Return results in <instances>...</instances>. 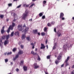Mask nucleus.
<instances>
[{"mask_svg": "<svg viewBox=\"0 0 74 74\" xmlns=\"http://www.w3.org/2000/svg\"><path fill=\"white\" fill-rule=\"evenodd\" d=\"M22 25H19L18 26L17 29L19 31H22V32H24V33H26L28 31V30L29 29V27H26L25 29L24 28H23L22 29Z\"/></svg>", "mask_w": 74, "mask_h": 74, "instance_id": "f257e3e1", "label": "nucleus"}, {"mask_svg": "<svg viewBox=\"0 0 74 74\" xmlns=\"http://www.w3.org/2000/svg\"><path fill=\"white\" fill-rule=\"evenodd\" d=\"M28 14H29V11L26 10L25 13L23 14L22 19H24V20H26V18L27 15H28Z\"/></svg>", "mask_w": 74, "mask_h": 74, "instance_id": "f03ea898", "label": "nucleus"}, {"mask_svg": "<svg viewBox=\"0 0 74 74\" xmlns=\"http://www.w3.org/2000/svg\"><path fill=\"white\" fill-rule=\"evenodd\" d=\"M12 15H13L14 16V20H13L14 22H15V21L18 19V16H16V14L14 12H13L11 13Z\"/></svg>", "mask_w": 74, "mask_h": 74, "instance_id": "7ed1b4c3", "label": "nucleus"}, {"mask_svg": "<svg viewBox=\"0 0 74 74\" xmlns=\"http://www.w3.org/2000/svg\"><path fill=\"white\" fill-rule=\"evenodd\" d=\"M70 44L67 43L66 44H65L64 45L63 48L64 49H67V48H70Z\"/></svg>", "mask_w": 74, "mask_h": 74, "instance_id": "20e7f679", "label": "nucleus"}, {"mask_svg": "<svg viewBox=\"0 0 74 74\" xmlns=\"http://www.w3.org/2000/svg\"><path fill=\"white\" fill-rule=\"evenodd\" d=\"M5 36H3L1 37V38L0 39V42L1 43H3V40H5Z\"/></svg>", "mask_w": 74, "mask_h": 74, "instance_id": "39448f33", "label": "nucleus"}, {"mask_svg": "<svg viewBox=\"0 0 74 74\" xmlns=\"http://www.w3.org/2000/svg\"><path fill=\"white\" fill-rule=\"evenodd\" d=\"M34 66V68L36 69H37V68H39L40 66L38 65L36 63H35L33 64Z\"/></svg>", "mask_w": 74, "mask_h": 74, "instance_id": "423d86ee", "label": "nucleus"}, {"mask_svg": "<svg viewBox=\"0 0 74 74\" xmlns=\"http://www.w3.org/2000/svg\"><path fill=\"white\" fill-rule=\"evenodd\" d=\"M15 23H12V25H10V26L11 28V30H13V28L14 27H15Z\"/></svg>", "mask_w": 74, "mask_h": 74, "instance_id": "0eeeda50", "label": "nucleus"}, {"mask_svg": "<svg viewBox=\"0 0 74 74\" xmlns=\"http://www.w3.org/2000/svg\"><path fill=\"white\" fill-rule=\"evenodd\" d=\"M61 58H62V54L60 53L58 56L57 59L59 60H60V59H61Z\"/></svg>", "mask_w": 74, "mask_h": 74, "instance_id": "6e6552de", "label": "nucleus"}, {"mask_svg": "<svg viewBox=\"0 0 74 74\" xmlns=\"http://www.w3.org/2000/svg\"><path fill=\"white\" fill-rule=\"evenodd\" d=\"M9 43V40H6L4 42V45H6L7 44H8Z\"/></svg>", "mask_w": 74, "mask_h": 74, "instance_id": "1a4fd4ad", "label": "nucleus"}, {"mask_svg": "<svg viewBox=\"0 0 74 74\" xmlns=\"http://www.w3.org/2000/svg\"><path fill=\"white\" fill-rule=\"evenodd\" d=\"M45 46L44 45V44L41 43L40 49H45Z\"/></svg>", "mask_w": 74, "mask_h": 74, "instance_id": "9d476101", "label": "nucleus"}, {"mask_svg": "<svg viewBox=\"0 0 74 74\" xmlns=\"http://www.w3.org/2000/svg\"><path fill=\"white\" fill-rule=\"evenodd\" d=\"M4 28L5 27L4 26H3L2 27V29H1V34H3V33H4L5 32V31L4 30Z\"/></svg>", "mask_w": 74, "mask_h": 74, "instance_id": "9b49d317", "label": "nucleus"}, {"mask_svg": "<svg viewBox=\"0 0 74 74\" xmlns=\"http://www.w3.org/2000/svg\"><path fill=\"white\" fill-rule=\"evenodd\" d=\"M38 32V31L37 29H35L33 30V33L34 34H37V33Z\"/></svg>", "mask_w": 74, "mask_h": 74, "instance_id": "f8f14e48", "label": "nucleus"}, {"mask_svg": "<svg viewBox=\"0 0 74 74\" xmlns=\"http://www.w3.org/2000/svg\"><path fill=\"white\" fill-rule=\"evenodd\" d=\"M26 33H25V34H23L22 35V38L23 39H25V38H26V36L25 35V34H26Z\"/></svg>", "mask_w": 74, "mask_h": 74, "instance_id": "ddd939ff", "label": "nucleus"}, {"mask_svg": "<svg viewBox=\"0 0 74 74\" xmlns=\"http://www.w3.org/2000/svg\"><path fill=\"white\" fill-rule=\"evenodd\" d=\"M14 34L16 36H19V32L18 31H17L14 33Z\"/></svg>", "mask_w": 74, "mask_h": 74, "instance_id": "4468645a", "label": "nucleus"}, {"mask_svg": "<svg viewBox=\"0 0 74 74\" xmlns=\"http://www.w3.org/2000/svg\"><path fill=\"white\" fill-rule=\"evenodd\" d=\"M64 16V14L63 13L61 12L60 13V18H61L62 17H63Z\"/></svg>", "mask_w": 74, "mask_h": 74, "instance_id": "2eb2a0df", "label": "nucleus"}, {"mask_svg": "<svg viewBox=\"0 0 74 74\" xmlns=\"http://www.w3.org/2000/svg\"><path fill=\"white\" fill-rule=\"evenodd\" d=\"M23 69L24 71H27V67L25 66H23Z\"/></svg>", "mask_w": 74, "mask_h": 74, "instance_id": "dca6fc26", "label": "nucleus"}, {"mask_svg": "<svg viewBox=\"0 0 74 74\" xmlns=\"http://www.w3.org/2000/svg\"><path fill=\"white\" fill-rule=\"evenodd\" d=\"M19 57V54H18L16 55V57L15 58H14V60H16V59H17V58H18Z\"/></svg>", "mask_w": 74, "mask_h": 74, "instance_id": "f3484780", "label": "nucleus"}, {"mask_svg": "<svg viewBox=\"0 0 74 74\" xmlns=\"http://www.w3.org/2000/svg\"><path fill=\"white\" fill-rule=\"evenodd\" d=\"M23 53V51H19L18 52V55H21Z\"/></svg>", "mask_w": 74, "mask_h": 74, "instance_id": "a211bd4d", "label": "nucleus"}, {"mask_svg": "<svg viewBox=\"0 0 74 74\" xmlns=\"http://www.w3.org/2000/svg\"><path fill=\"white\" fill-rule=\"evenodd\" d=\"M57 35L58 37H60L61 36H62V34H61V32H58L57 33Z\"/></svg>", "mask_w": 74, "mask_h": 74, "instance_id": "6ab92c4d", "label": "nucleus"}, {"mask_svg": "<svg viewBox=\"0 0 74 74\" xmlns=\"http://www.w3.org/2000/svg\"><path fill=\"white\" fill-rule=\"evenodd\" d=\"M11 30V26H9V27L8 28V29L7 30V32L8 33H10V29Z\"/></svg>", "mask_w": 74, "mask_h": 74, "instance_id": "aec40b11", "label": "nucleus"}, {"mask_svg": "<svg viewBox=\"0 0 74 74\" xmlns=\"http://www.w3.org/2000/svg\"><path fill=\"white\" fill-rule=\"evenodd\" d=\"M5 36L6 40H8L9 39V38H10V35H6Z\"/></svg>", "mask_w": 74, "mask_h": 74, "instance_id": "412c9836", "label": "nucleus"}, {"mask_svg": "<svg viewBox=\"0 0 74 74\" xmlns=\"http://www.w3.org/2000/svg\"><path fill=\"white\" fill-rule=\"evenodd\" d=\"M31 45H32V49L34 48V44L33 43H31Z\"/></svg>", "mask_w": 74, "mask_h": 74, "instance_id": "4be33fe9", "label": "nucleus"}, {"mask_svg": "<svg viewBox=\"0 0 74 74\" xmlns=\"http://www.w3.org/2000/svg\"><path fill=\"white\" fill-rule=\"evenodd\" d=\"M31 53H32V54H33V55H37V53H34V51H32Z\"/></svg>", "mask_w": 74, "mask_h": 74, "instance_id": "5701e85b", "label": "nucleus"}, {"mask_svg": "<svg viewBox=\"0 0 74 74\" xmlns=\"http://www.w3.org/2000/svg\"><path fill=\"white\" fill-rule=\"evenodd\" d=\"M26 39L28 41H30V40H31V38H30L29 37H27Z\"/></svg>", "mask_w": 74, "mask_h": 74, "instance_id": "b1692460", "label": "nucleus"}, {"mask_svg": "<svg viewBox=\"0 0 74 74\" xmlns=\"http://www.w3.org/2000/svg\"><path fill=\"white\" fill-rule=\"evenodd\" d=\"M37 55H38V57L37 60H38L40 61V60H41V58H40V56H39V55H38V54H37Z\"/></svg>", "mask_w": 74, "mask_h": 74, "instance_id": "393cba45", "label": "nucleus"}, {"mask_svg": "<svg viewBox=\"0 0 74 74\" xmlns=\"http://www.w3.org/2000/svg\"><path fill=\"white\" fill-rule=\"evenodd\" d=\"M66 62V61H65V63L66 64L65 66L66 67V66H69V64L67 62Z\"/></svg>", "mask_w": 74, "mask_h": 74, "instance_id": "a878e982", "label": "nucleus"}, {"mask_svg": "<svg viewBox=\"0 0 74 74\" xmlns=\"http://www.w3.org/2000/svg\"><path fill=\"white\" fill-rule=\"evenodd\" d=\"M59 60H56V61H55V63L56 64H59Z\"/></svg>", "mask_w": 74, "mask_h": 74, "instance_id": "bb28decb", "label": "nucleus"}, {"mask_svg": "<svg viewBox=\"0 0 74 74\" xmlns=\"http://www.w3.org/2000/svg\"><path fill=\"white\" fill-rule=\"evenodd\" d=\"M69 59H70V56L68 57L67 58V59L65 61L66 62H68V61L69 60Z\"/></svg>", "mask_w": 74, "mask_h": 74, "instance_id": "cd10ccee", "label": "nucleus"}, {"mask_svg": "<svg viewBox=\"0 0 74 74\" xmlns=\"http://www.w3.org/2000/svg\"><path fill=\"white\" fill-rule=\"evenodd\" d=\"M41 34L42 36H44L46 34L44 32H42L41 33Z\"/></svg>", "mask_w": 74, "mask_h": 74, "instance_id": "c85d7f7f", "label": "nucleus"}, {"mask_svg": "<svg viewBox=\"0 0 74 74\" xmlns=\"http://www.w3.org/2000/svg\"><path fill=\"white\" fill-rule=\"evenodd\" d=\"M48 26H49V27L52 26V25H51V24L50 23H48L47 24Z\"/></svg>", "mask_w": 74, "mask_h": 74, "instance_id": "c756f323", "label": "nucleus"}, {"mask_svg": "<svg viewBox=\"0 0 74 74\" xmlns=\"http://www.w3.org/2000/svg\"><path fill=\"white\" fill-rule=\"evenodd\" d=\"M43 15V14H42V13L41 12L39 13V16L40 17H41V16H42Z\"/></svg>", "mask_w": 74, "mask_h": 74, "instance_id": "7c9ffc66", "label": "nucleus"}, {"mask_svg": "<svg viewBox=\"0 0 74 74\" xmlns=\"http://www.w3.org/2000/svg\"><path fill=\"white\" fill-rule=\"evenodd\" d=\"M34 5H35L34 3H33L31 5L29 6V8H32V7H33V6Z\"/></svg>", "mask_w": 74, "mask_h": 74, "instance_id": "2f4dec72", "label": "nucleus"}, {"mask_svg": "<svg viewBox=\"0 0 74 74\" xmlns=\"http://www.w3.org/2000/svg\"><path fill=\"white\" fill-rule=\"evenodd\" d=\"M4 16L3 15L1 14L0 15V18H3Z\"/></svg>", "mask_w": 74, "mask_h": 74, "instance_id": "473e14b6", "label": "nucleus"}, {"mask_svg": "<svg viewBox=\"0 0 74 74\" xmlns=\"http://www.w3.org/2000/svg\"><path fill=\"white\" fill-rule=\"evenodd\" d=\"M47 27H45L44 29V31L45 32H47Z\"/></svg>", "mask_w": 74, "mask_h": 74, "instance_id": "72a5a7b5", "label": "nucleus"}, {"mask_svg": "<svg viewBox=\"0 0 74 74\" xmlns=\"http://www.w3.org/2000/svg\"><path fill=\"white\" fill-rule=\"evenodd\" d=\"M51 55H49L48 56H47V59H50V57H51Z\"/></svg>", "mask_w": 74, "mask_h": 74, "instance_id": "f704fd0d", "label": "nucleus"}, {"mask_svg": "<svg viewBox=\"0 0 74 74\" xmlns=\"http://www.w3.org/2000/svg\"><path fill=\"white\" fill-rule=\"evenodd\" d=\"M12 54V52H8L7 53V55H11Z\"/></svg>", "mask_w": 74, "mask_h": 74, "instance_id": "c9c22d12", "label": "nucleus"}, {"mask_svg": "<svg viewBox=\"0 0 74 74\" xmlns=\"http://www.w3.org/2000/svg\"><path fill=\"white\" fill-rule=\"evenodd\" d=\"M16 48H14L13 49L12 51H13V52H15V51H16Z\"/></svg>", "mask_w": 74, "mask_h": 74, "instance_id": "e433bc0d", "label": "nucleus"}, {"mask_svg": "<svg viewBox=\"0 0 74 74\" xmlns=\"http://www.w3.org/2000/svg\"><path fill=\"white\" fill-rule=\"evenodd\" d=\"M55 23V21H52L51 22V25H54Z\"/></svg>", "mask_w": 74, "mask_h": 74, "instance_id": "4c0bfd02", "label": "nucleus"}, {"mask_svg": "<svg viewBox=\"0 0 74 74\" xmlns=\"http://www.w3.org/2000/svg\"><path fill=\"white\" fill-rule=\"evenodd\" d=\"M42 18L43 19H45V15L43 16L42 17Z\"/></svg>", "mask_w": 74, "mask_h": 74, "instance_id": "58836bf2", "label": "nucleus"}, {"mask_svg": "<svg viewBox=\"0 0 74 74\" xmlns=\"http://www.w3.org/2000/svg\"><path fill=\"white\" fill-rule=\"evenodd\" d=\"M14 32H12L11 34V36L12 37L13 36H14Z\"/></svg>", "mask_w": 74, "mask_h": 74, "instance_id": "ea45409f", "label": "nucleus"}, {"mask_svg": "<svg viewBox=\"0 0 74 74\" xmlns=\"http://www.w3.org/2000/svg\"><path fill=\"white\" fill-rule=\"evenodd\" d=\"M56 45H55L53 46V49H56Z\"/></svg>", "mask_w": 74, "mask_h": 74, "instance_id": "a19ab883", "label": "nucleus"}, {"mask_svg": "<svg viewBox=\"0 0 74 74\" xmlns=\"http://www.w3.org/2000/svg\"><path fill=\"white\" fill-rule=\"evenodd\" d=\"M54 31L55 32V33H56L57 32H56V28H55L54 29Z\"/></svg>", "mask_w": 74, "mask_h": 74, "instance_id": "79ce46f5", "label": "nucleus"}, {"mask_svg": "<svg viewBox=\"0 0 74 74\" xmlns=\"http://www.w3.org/2000/svg\"><path fill=\"white\" fill-rule=\"evenodd\" d=\"M8 5L9 7H11L12 6V3H9L8 4Z\"/></svg>", "mask_w": 74, "mask_h": 74, "instance_id": "37998d69", "label": "nucleus"}, {"mask_svg": "<svg viewBox=\"0 0 74 74\" xmlns=\"http://www.w3.org/2000/svg\"><path fill=\"white\" fill-rule=\"evenodd\" d=\"M5 63H7V62L8 61V59H5Z\"/></svg>", "mask_w": 74, "mask_h": 74, "instance_id": "c03bdc74", "label": "nucleus"}, {"mask_svg": "<svg viewBox=\"0 0 74 74\" xmlns=\"http://www.w3.org/2000/svg\"><path fill=\"white\" fill-rule=\"evenodd\" d=\"M20 62L21 63H22V64H23V63H24V61L23 60H21Z\"/></svg>", "mask_w": 74, "mask_h": 74, "instance_id": "a18cd8bd", "label": "nucleus"}, {"mask_svg": "<svg viewBox=\"0 0 74 74\" xmlns=\"http://www.w3.org/2000/svg\"><path fill=\"white\" fill-rule=\"evenodd\" d=\"M61 18L62 20L63 21H64V20L65 19V18L64 17H62Z\"/></svg>", "mask_w": 74, "mask_h": 74, "instance_id": "49530a36", "label": "nucleus"}, {"mask_svg": "<svg viewBox=\"0 0 74 74\" xmlns=\"http://www.w3.org/2000/svg\"><path fill=\"white\" fill-rule=\"evenodd\" d=\"M43 4H45V3H47V1H43Z\"/></svg>", "mask_w": 74, "mask_h": 74, "instance_id": "de8ad7c7", "label": "nucleus"}, {"mask_svg": "<svg viewBox=\"0 0 74 74\" xmlns=\"http://www.w3.org/2000/svg\"><path fill=\"white\" fill-rule=\"evenodd\" d=\"M23 27H26V24H24L23 26Z\"/></svg>", "mask_w": 74, "mask_h": 74, "instance_id": "09e8293b", "label": "nucleus"}, {"mask_svg": "<svg viewBox=\"0 0 74 74\" xmlns=\"http://www.w3.org/2000/svg\"><path fill=\"white\" fill-rule=\"evenodd\" d=\"M19 70L18 69V68H17L16 69V71L17 72H18V71H19Z\"/></svg>", "mask_w": 74, "mask_h": 74, "instance_id": "8fccbe9b", "label": "nucleus"}, {"mask_svg": "<svg viewBox=\"0 0 74 74\" xmlns=\"http://www.w3.org/2000/svg\"><path fill=\"white\" fill-rule=\"evenodd\" d=\"M21 5H20L18 6H17V8H20V7H21Z\"/></svg>", "mask_w": 74, "mask_h": 74, "instance_id": "3c124183", "label": "nucleus"}, {"mask_svg": "<svg viewBox=\"0 0 74 74\" xmlns=\"http://www.w3.org/2000/svg\"><path fill=\"white\" fill-rule=\"evenodd\" d=\"M21 48L23 49V45H21Z\"/></svg>", "mask_w": 74, "mask_h": 74, "instance_id": "603ef678", "label": "nucleus"}, {"mask_svg": "<svg viewBox=\"0 0 74 74\" xmlns=\"http://www.w3.org/2000/svg\"><path fill=\"white\" fill-rule=\"evenodd\" d=\"M71 74H74V70L73 71L72 73H71Z\"/></svg>", "mask_w": 74, "mask_h": 74, "instance_id": "864d4df0", "label": "nucleus"}, {"mask_svg": "<svg viewBox=\"0 0 74 74\" xmlns=\"http://www.w3.org/2000/svg\"><path fill=\"white\" fill-rule=\"evenodd\" d=\"M26 4H24L23 5V7H26Z\"/></svg>", "mask_w": 74, "mask_h": 74, "instance_id": "5fc2aeb1", "label": "nucleus"}, {"mask_svg": "<svg viewBox=\"0 0 74 74\" xmlns=\"http://www.w3.org/2000/svg\"><path fill=\"white\" fill-rule=\"evenodd\" d=\"M7 53H8L7 52H6L5 53H4V54L5 55H6L7 54Z\"/></svg>", "mask_w": 74, "mask_h": 74, "instance_id": "6e6d98bb", "label": "nucleus"}, {"mask_svg": "<svg viewBox=\"0 0 74 74\" xmlns=\"http://www.w3.org/2000/svg\"><path fill=\"white\" fill-rule=\"evenodd\" d=\"M29 5H26V7H29Z\"/></svg>", "mask_w": 74, "mask_h": 74, "instance_id": "4d7b16f0", "label": "nucleus"}, {"mask_svg": "<svg viewBox=\"0 0 74 74\" xmlns=\"http://www.w3.org/2000/svg\"><path fill=\"white\" fill-rule=\"evenodd\" d=\"M37 34L39 36H40V32H37Z\"/></svg>", "mask_w": 74, "mask_h": 74, "instance_id": "13d9d810", "label": "nucleus"}, {"mask_svg": "<svg viewBox=\"0 0 74 74\" xmlns=\"http://www.w3.org/2000/svg\"><path fill=\"white\" fill-rule=\"evenodd\" d=\"M47 42H48V40H46V44H47Z\"/></svg>", "mask_w": 74, "mask_h": 74, "instance_id": "bf43d9fd", "label": "nucleus"}, {"mask_svg": "<svg viewBox=\"0 0 74 74\" xmlns=\"http://www.w3.org/2000/svg\"><path fill=\"white\" fill-rule=\"evenodd\" d=\"M29 21H30V22H32V19L31 18L29 20Z\"/></svg>", "mask_w": 74, "mask_h": 74, "instance_id": "052dcab7", "label": "nucleus"}, {"mask_svg": "<svg viewBox=\"0 0 74 74\" xmlns=\"http://www.w3.org/2000/svg\"><path fill=\"white\" fill-rule=\"evenodd\" d=\"M61 67H64V64H63L61 66Z\"/></svg>", "mask_w": 74, "mask_h": 74, "instance_id": "680f3d73", "label": "nucleus"}, {"mask_svg": "<svg viewBox=\"0 0 74 74\" xmlns=\"http://www.w3.org/2000/svg\"><path fill=\"white\" fill-rule=\"evenodd\" d=\"M11 64L12 65V64H13V62H11Z\"/></svg>", "mask_w": 74, "mask_h": 74, "instance_id": "e2e57ef3", "label": "nucleus"}, {"mask_svg": "<svg viewBox=\"0 0 74 74\" xmlns=\"http://www.w3.org/2000/svg\"><path fill=\"white\" fill-rule=\"evenodd\" d=\"M46 47H47V49H48V45H46Z\"/></svg>", "mask_w": 74, "mask_h": 74, "instance_id": "0e129e2a", "label": "nucleus"}, {"mask_svg": "<svg viewBox=\"0 0 74 74\" xmlns=\"http://www.w3.org/2000/svg\"><path fill=\"white\" fill-rule=\"evenodd\" d=\"M37 51V49L36 48L35 49V51Z\"/></svg>", "mask_w": 74, "mask_h": 74, "instance_id": "69168bd1", "label": "nucleus"}, {"mask_svg": "<svg viewBox=\"0 0 74 74\" xmlns=\"http://www.w3.org/2000/svg\"><path fill=\"white\" fill-rule=\"evenodd\" d=\"M9 20L8 19H6V21H7V22Z\"/></svg>", "mask_w": 74, "mask_h": 74, "instance_id": "338daca9", "label": "nucleus"}, {"mask_svg": "<svg viewBox=\"0 0 74 74\" xmlns=\"http://www.w3.org/2000/svg\"><path fill=\"white\" fill-rule=\"evenodd\" d=\"M73 20H74V17H72Z\"/></svg>", "mask_w": 74, "mask_h": 74, "instance_id": "774afa93", "label": "nucleus"}]
</instances>
